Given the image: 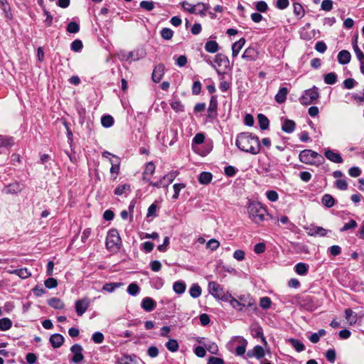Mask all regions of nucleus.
Instances as JSON below:
<instances>
[{
  "mask_svg": "<svg viewBox=\"0 0 364 364\" xmlns=\"http://www.w3.org/2000/svg\"><path fill=\"white\" fill-rule=\"evenodd\" d=\"M213 176L210 172H202L199 177L198 181L201 184L207 185L210 183Z\"/></svg>",
  "mask_w": 364,
  "mask_h": 364,
  "instance_id": "obj_31",
  "label": "nucleus"
},
{
  "mask_svg": "<svg viewBox=\"0 0 364 364\" xmlns=\"http://www.w3.org/2000/svg\"><path fill=\"white\" fill-rule=\"evenodd\" d=\"M236 145L241 151L253 155L259 154L261 148L259 138L249 132L239 134L236 139Z\"/></svg>",
  "mask_w": 364,
  "mask_h": 364,
  "instance_id": "obj_1",
  "label": "nucleus"
},
{
  "mask_svg": "<svg viewBox=\"0 0 364 364\" xmlns=\"http://www.w3.org/2000/svg\"><path fill=\"white\" fill-rule=\"evenodd\" d=\"M205 140V135L203 133H198L193 139L192 145L193 144H201Z\"/></svg>",
  "mask_w": 364,
  "mask_h": 364,
  "instance_id": "obj_57",
  "label": "nucleus"
},
{
  "mask_svg": "<svg viewBox=\"0 0 364 364\" xmlns=\"http://www.w3.org/2000/svg\"><path fill=\"white\" fill-rule=\"evenodd\" d=\"M307 233L310 236H321L323 237L327 234L328 230L322 227L310 225L305 228Z\"/></svg>",
  "mask_w": 364,
  "mask_h": 364,
  "instance_id": "obj_10",
  "label": "nucleus"
},
{
  "mask_svg": "<svg viewBox=\"0 0 364 364\" xmlns=\"http://www.w3.org/2000/svg\"><path fill=\"white\" fill-rule=\"evenodd\" d=\"M266 196L267 199L271 202H276L279 198L278 193L273 190L267 191Z\"/></svg>",
  "mask_w": 364,
  "mask_h": 364,
  "instance_id": "obj_55",
  "label": "nucleus"
},
{
  "mask_svg": "<svg viewBox=\"0 0 364 364\" xmlns=\"http://www.w3.org/2000/svg\"><path fill=\"white\" fill-rule=\"evenodd\" d=\"M122 245L121 237L116 229H112L108 232L106 238V247L110 252H117Z\"/></svg>",
  "mask_w": 364,
  "mask_h": 364,
  "instance_id": "obj_6",
  "label": "nucleus"
},
{
  "mask_svg": "<svg viewBox=\"0 0 364 364\" xmlns=\"http://www.w3.org/2000/svg\"><path fill=\"white\" fill-rule=\"evenodd\" d=\"M90 304V299L87 297L77 300L75 304V307L77 316H82L89 308Z\"/></svg>",
  "mask_w": 364,
  "mask_h": 364,
  "instance_id": "obj_9",
  "label": "nucleus"
},
{
  "mask_svg": "<svg viewBox=\"0 0 364 364\" xmlns=\"http://www.w3.org/2000/svg\"><path fill=\"white\" fill-rule=\"evenodd\" d=\"M14 144L12 137L0 135V154L3 152L4 149H8L11 147Z\"/></svg>",
  "mask_w": 364,
  "mask_h": 364,
  "instance_id": "obj_14",
  "label": "nucleus"
},
{
  "mask_svg": "<svg viewBox=\"0 0 364 364\" xmlns=\"http://www.w3.org/2000/svg\"><path fill=\"white\" fill-rule=\"evenodd\" d=\"M300 161L309 165H319L323 161V158L317 152L311 149H305L300 152L299 156Z\"/></svg>",
  "mask_w": 364,
  "mask_h": 364,
  "instance_id": "obj_5",
  "label": "nucleus"
},
{
  "mask_svg": "<svg viewBox=\"0 0 364 364\" xmlns=\"http://www.w3.org/2000/svg\"><path fill=\"white\" fill-rule=\"evenodd\" d=\"M228 297L227 301H229L231 306L237 311H241L244 308H252L255 311L257 310L255 301L250 294L240 295L237 299L231 294H228Z\"/></svg>",
  "mask_w": 364,
  "mask_h": 364,
  "instance_id": "obj_2",
  "label": "nucleus"
},
{
  "mask_svg": "<svg viewBox=\"0 0 364 364\" xmlns=\"http://www.w3.org/2000/svg\"><path fill=\"white\" fill-rule=\"evenodd\" d=\"M164 74V66L159 64L155 67L152 73V80L155 82H159L162 79Z\"/></svg>",
  "mask_w": 364,
  "mask_h": 364,
  "instance_id": "obj_17",
  "label": "nucleus"
},
{
  "mask_svg": "<svg viewBox=\"0 0 364 364\" xmlns=\"http://www.w3.org/2000/svg\"><path fill=\"white\" fill-rule=\"evenodd\" d=\"M141 8L144 9L146 11H152L154 8V3L152 1H142L140 3Z\"/></svg>",
  "mask_w": 364,
  "mask_h": 364,
  "instance_id": "obj_59",
  "label": "nucleus"
},
{
  "mask_svg": "<svg viewBox=\"0 0 364 364\" xmlns=\"http://www.w3.org/2000/svg\"><path fill=\"white\" fill-rule=\"evenodd\" d=\"M127 292L132 296H136L139 292V287L136 284L132 283L127 287Z\"/></svg>",
  "mask_w": 364,
  "mask_h": 364,
  "instance_id": "obj_49",
  "label": "nucleus"
},
{
  "mask_svg": "<svg viewBox=\"0 0 364 364\" xmlns=\"http://www.w3.org/2000/svg\"><path fill=\"white\" fill-rule=\"evenodd\" d=\"M173 191H174V193L173 195V198L176 200L178 196H179V193H180V191L185 188V184L184 183H175L173 186Z\"/></svg>",
  "mask_w": 364,
  "mask_h": 364,
  "instance_id": "obj_50",
  "label": "nucleus"
},
{
  "mask_svg": "<svg viewBox=\"0 0 364 364\" xmlns=\"http://www.w3.org/2000/svg\"><path fill=\"white\" fill-rule=\"evenodd\" d=\"M321 203L324 206L327 208H331L335 204V199L332 196L329 194H325L321 198Z\"/></svg>",
  "mask_w": 364,
  "mask_h": 364,
  "instance_id": "obj_30",
  "label": "nucleus"
},
{
  "mask_svg": "<svg viewBox=\"0 0 364 364\" xmlns=\"http://www.w3.org/2000/svg\"><path fill=\"white\" fill-rule=\"evenodd\" d=\"M66 31L70 33H77L80 31V26L76 22L72 21L68 24Z\"/></svg>",
  "mask_w": 364,
  "mask_h": 364,
  "instance_id": "obj_46",
  "label": "nucleus"
},
{
  "mask_svg": "<svg viewBox=\"0 0 364 364\" xmlns=\"http://www.w3.org/2000/svg\"><path fill=\"white\" fill-rule=\"evenodd\" d=\"M10 274H16L21 279H26L31 276V273L26 268L14 269L13 272H10Z\"/></svg>",
  "mask_w": 364,
  "mask_h": 364,
  "instance_id": "obj_33",
  "label": "nucleus"
},
{
  "mask_svg": "<svg viewBox=\"0 0 364 364\" xmlns=\"http://www.w3.org/2000/svg\"><path fill=\"white\" fill-rule=\"evenodd\" d=\"M12 322L9 318L0 319V331H7L11 328Z\"/></svg>",
  "mask_w": 364,
  "mask_h": 364,
  "instance_id": "obj_41",
  "label": "nucleus"
},
{
  "mask_svg": "<svg viewBox=\"0 0 364 364\" xmlns=\"http://www.w3.org/2000/svg\"><path fill=\"white\" fill-rule=\"evenodd\" d=\"M257 50L252 47H249L245 49L242 55V58L248 61H254L257 58Z\"/></svg>",
  "mask_w": 364,
  "mask_h": 364,
  "instance_id": "obj_15",
  "label": "nucleus"
},
{
  "mask_svg": "<svg viewBox=\"0 0 364 364\" xmlns=\"http://www.w3.org/2000/svg\"><path fill=\"white\" fill-rule=\"evenodd\" d=\"M101 123L104 127H110L114 123L113 117L110 115H105L101 118Z\"/></svg>",
  "mask_w": 364,
  "mask_h": 364,
  "instance_id": "obj_43",
  "label": "nucleus"
},
{
  "mask_svg": "<svg viewBox=\"0 0 364 364\" xmlns=\"http://www.w3.org/2000/svg\"><path fill=\"white\" fill-rule=\"evenodd\" d=\"M154 164L151 161L147 163L143 172V180L145 181H150L151 176L154 173Z\"/></svg>",
  "mask_w": 364,
  "mask_h": 364,
  "instance_id": "obj_16",
  "label": "nucleus"
},
{
  "mask_svg": "<svg viewBox=\"0 0 364 364\" xmlns=\"http://www.w3.org/2000/svg\"><path fill=\"white\" fill-rule=\"evenodd\" d=\"M206 62L210 64L220 75H223L230 66L228 58L222 53L217 54L213 61L206 60Z\"/></svg>",
  "mask_w": 364,
  "mask_h": 364,
  "instance_id": "obj_4",
  "label": "nucleus"
},
{
  "mask_svg": "<svg viewBox=\"0 0 364 364\" xmlns=\"http://www.w3.org/2000/svg\"><path fill=\"white\" fill-rule=\"evenodd\" d=\"M293 7L294 15L299 18H301L305 14V11L302 5L299 3H294L293 4Z\"/></svg>",
  "mask_w": 364,
  "mask_h": 364,
  "instance_id": "obj_37",
  "label": "nucleus"
},
{
  "mask_svg": "<svg viewBox=\"0 0 364 364\" xmlns=\"http://www.w3.org/2000/svg\"><path fill=\"white\" fill-rule=\"evenodd\" d=\"M220 246V242L216 239H210L207 243V248L214 251L217 250Z\"/></svg>",
  "mask_w": 364,
  "mask_h": 364,
  "instance_id": "obj_51",
  "label": "nucleus"
},
{
  "mask_svg": "<svg viewBox=\"0 0 364 364\" xmlns=\"http://www.w3.org/2000/svg\"><path fill=\"white\" fill-rule=\"evenodd\" d=\"M264 355V350L261 346H256L252 350L247 352L248 357H255L257 359L262 358Z\"/></svg>",
  "mask_w": 364,
  "mask_h": 364,
  "instance_id": "obj_18",
  "label": "nucleus"
},
{
  "mask_svg": "<svg viewBox=\"0 0 364 364\" xmlns=\"http://www.w3.org/2000/svg\"><path fill=\"white\" fill-rule=\"evenodd\" d=\"M351 59V55L349 51L342 50L338 54V61L341 65L348 64Z\"/></svg>",
  "mask_w": 364,
  "mask_h": 364,
  "instance_id": "obj_21",
  "label": "nucleus"
},
{
  "mask_svg": "<svg viewBox=\"0 0 364 364\" xmlns=\"http://www.w3.org/2000/svg\"><path fill=\"white\" fill-rule=\"evenodd\" d=\"M289 342L296 351L301 352L304 350V345L299 340L291 338Z\"/></svg>",
  "mask_w": 364,
  "mask_h": 364,
  "instance_id": "obj_44",
  "label": "nucleus"
},
{
  "mask_svg": "<svg viewBox=\"0 0 364 364\" xmlns=\"http://www.w3.org/2000/svg\"><path fill=\"white\" fill-rule=\"evenodd\" d=\"M23 184L18 183V182H15V183H10L9 185H8L5 188V192L6 193H11V194L18 193L21 192L23 190Z\"/></svg>",
  "mask_w": 364,
  "mask_h": 364,
  "instance_id": "obj_20",
  "label": "nucleus"
},
{
  "mask_svg": "<svg viewBox=\"0 0 364 364\" xmlns=\"http://www.w3.org/2000/svg\"><path fill=\"white\" fill-rule=\"evenodd\" d=\"M207 350L212 354H217L218 351V346L213 343L210 342L207 344H205Z\"/></svg>",
  "mask_w": 364,
  "mask_h": 364,
  "instance_id": "obj_62",
  "label": "nucleus"
},
{
  "mask_svg": "<svg viewBox=\"0 0 364 364\" xmlns=\"http://www.w3.org/2000/svg\"><path fill=\"white\" fill-rule=\"evenodd\" d=\"M58 282L55 279L50 277L45 281V286L48 289H53L56 287Z\"/></svg>",
  "mask_w": 364,
  "mask_h": 364,
  "instance_id": "obj_63",
  "label": "nucleus"
},
{
  "mask_svg": "<svg viewBox=\"0 0 364 364\" xmlns=\"http://www.w3.org/2000/svg\"><path fill=\"white\" fill-rule=\"evenodd\" d=\"M357 226V223L354 220H350L348 223L344 224L343 228L341 229V232H344L350 229H353Z\"/></svg>",
  "mask_w": 364,
  "mask_h": 364,
  "instance_id": "obj_60",
  "label": "nucleus"
},
{
  "mask_svg": "<svg viewBox=\"0 0 364 364\" xmlns=\"http://www.w3.org/2000/svg\"><path fill=\"white\" fill-rule=\"evenodd\" d=\"M173 32L171 28H164L161 31V36L164 40H170L172 38Z\"/></svg>",
  "mask_w": 364,
  "mask_h": 364,
  "instance_id": "obj_47",
  "label": "nucleus"
},
{
  "mask_svg": "<svg viewBox=\"0 0 364 364\" xmlns=\"http://www.w3.org/2000/svg\"><path fill=\"white\" fill-rule=\"evenodd\" d=\"M245 39L244 38H240L239 41L235 42L232 46V57L235 58L237 56L241 49L243 48L245 44Z\"/></svg>",
  "mask_w": 364,
  "mask_h": 364,
  "instance_id": "obj_22",
  "label": "nucleus"
},
{
  "mask_svg": "<svg viewBox=\"0 0 364 364\" xmlns=\"http://www.w3.org/2000/svg\"><path fill=\"white\" fill-rule=\"evenodd\" d=\"M82 48V43L80 40H75L71 43V49L73 51L78 52Z\"/></svg>",
  "mask_w": 364,
  "mask_h": 364,
  "instance_id": "obj_64",
  "label": "nucleus"
},
{
  "mask_svg": "<svg viewBox=\"0 0 364 364\" xmlns=\"http://www.w3.org/2000/svg\"><path fill=\"white\" fill-rule=\"evenodd\" d=\"M309 266L305 263H298L295 266V271L299 275H306L308 272Z\"/></svg>",
  "mask_w": 364,
  "mask_h": 364,
  "instance_id": "obj_36",
  "label": "nucleus"
},
{
  "mask_svg": "<svg viewBox=\"0 0 364 364\" xmlns=\"http://www.w3.org/2000/svg\"><path fill=\"white\" fill-rule=\"evenodd\" d=\"M82 347L79 344H74L71 348L70 351L73 354V362L75 363H78L81 362L84 359V355H82Z\"/></svg>",
  "mask_w": 364,
  "mask_h": 364,
  "instance_id": "obj_11",
  "label": "nucleus"
},
{
  "mask_svg": "<svg viewBox=\"0 0 364 364\" xmlns=\"http://www.w3.org/2000/svg\"><path fill=\"white\" fill-rule=\"evenodd\" d=\"M156 305L155 301L150 297H145L141 302V307L146 311H151Z\"/></svg>",
  "mask_w": 364,
  "mask_h": 364,
  "instance_id": "obj_23",
  "label": "nucleus"
},
{
  "mask_svg": "<svg viewBox=\"0 0 364 364\" xmlns=\"http://www.w3.org/2000/svg\"><path fill=\"white\" fill-rule=\"evenodd\" d=\"M316 31L311 29L310 23H306L300 31L301 38L310 41L314 38Z\"/></svg>",
  "mask_w": 364,
  "mask_h": 364,
  "instance_id": "obj_12",
  "label": "nucleus"
},
{
  "mask_svg": "<svg viewBox=\"0 0 364 364\" xmlns=\"http://www.w3.org/2000/svg\"><path fill=\"white\" fill-rule=\"evenodd\" d=\"M296 124L293 120L286 119L282 124V129L286 133H291L295 129Z\"/></svg>",
  "mask_w": 364,
  "mask_h": 364,
  "instance_id": "obj_25",
  "label": "nucleus"
},
{
  "mask_svg": "<svg viewBox=\"0 0 364 364\" xmlns=\"http://www.w3.org/2000/svg\"><path fill=\"white\" fill-rule=\"evenodd\" d=\"M118 56L121 60H129V59L136 60L139 58L138 55H135V52L133 51H130L128 53L121 52L119 54H118Z\"/></svg>",
  "mask_w": 364,
  "mask_h": 364,
  "instance_id": "obj_28",
  "label": "nucleus"
},
{
  "mask_svg": "<svg viewBox=\"0 0 364 364\" xmlns=\"http://www.w3.org/2000/svg\"><path fill=\"white\" fill-rule=\"evenodd\" d=\"M288 92L287 87H281L275 95V100L279 104L284 102L287 100Z\"/></svg>",
  "mask_w": 364,
  "mask_h": 364,
  "instance_id": "obj_24",
  "label": "nucleus"
},
{
  "mask_svg": "<svg viewBox=\"0 0 364 364\" xmlns=\"http://www.w3.org/2000/svg\"><path fill=\"white\" fill-rule=\"evenodd\" d=\"M166 347L171 352H176L178 350V343L176 340L171 338L166 343Z\"/></svg>",
  "mask_w": 364,
  "mask_h": 364,
  "instance_id": "obj_40",
  "label": "nucleus"
},
{
  "mask_svg": "<svg viewBox=\"0 0 364 364\" xmlns=\"http://www.w3.org/2000/svg\"><path fill=\"white\" fill-rule=\"evenodd\" d=\"M48 304L55 309H62L64 307L63 302L58 298H52L48 301Z\"/></svg>",
  "mask_w": 364,
  "mask_h": 364,
  "instance_id": "obj_39",
  "label": "nucleus"
},
{
  "mask_svg": "<svg viewBox=\"0 0 364 364\" xmlns=\"http://www.w3.org/2000/svg\"><path fill=\"white\" fill-rule=\"evenodd\" d=\"M171 108L177 112L183 111V105L179 100H174L171 103Z\"/></svg>",
  "mask_w": 364,
  "mask_h": 364,
  "instance_id": "obj_56",
  "label": "nucleus"
},
{
  "mask_svg": "<svg viewBox=\"0 0 364 364\" xmlns=\"http://www.w3.org/2000/svg\"><path fill=\"white\" fill-rule=\"evenodd\" d=\"M130 186L128 184H123L117 186L114 191V193L117 196H122L126 193L127 191H129Z\"/></svg>",
  "mask_w": 364,
  "mask_h": 364,
  "instance_id": "obj_48",
  "label": "nucleus"
},
{
  "mask_svg": "<svg viewBox=\"0 0 364 364\" xmlns=\"http://www.w3.org/2000/svg\"><path fill=\"white\" fill-rule=\"evenodd\" d=\"M333 9V1L323 0L321 4V9L325 11H330Z\"/></svg>",
  "mask_w": 364,
  "mask_h": 364,
  "instance_id": "obj_53",
  "label": "nucleus"
},
{
  "mask_svg": "<svg viewBox=\"0 0 364 364\" xmlns=\"http://www.w3.org/2000/svg\"><path fill=\"white\" fill-rule=\"evenodd\" d=\"M50 343L54 348H60L64 343V337L59 333L53 334L50 337Z\"/></svg>",
  "mask_w": 364,
  "mask_h": 364,
  "instance_id": "obj_19",
  "label": "nucleus"
},
{
  "mask_svg": "<svg viewBox=\"0 0 364 364\" xmlns=\"http://www.w3.org/2000/svg\"><path fill=\"white\" fill-rule=\"evenodd\" d=\"M324 155L329 161L336 163V164H341L343 162V159L341 156V154L338 152H335L333 150L331 149H326L324 152Z\"/></svg>",
  "mask_w": 364,
  "mask_h": 364,
  "instance_id": "obj_13",
  "label": "nucleus"
},
{
  "mask_svg": "<svg viewBox=\"0 0 364 364\" xmlns=\"http://www.w3.org/2000/svg\"><path fill=\"white\" fill-rule=\"evenodd\" d=\"M92 339L94 343L97 344H100L103 343L105 337L104 335L101 332H95L92 336Z\"/></svg>",
  "mask_w": 364,
  "mask_h": 364,
  "instance_id": "obj_52",
  "label": "nucleus"
},
{
  "mask_svg": "<svg viewBox=\"0 0 364 364\" xmlns=\"http://www.w3.org/2000/svg\"><path fill=\"white\" fill-rule=\"evenodd\" d=\"M205 49L207 52L215 53L219 50V46L215 41H209L205 45Z\"/></svg>",
  "mask_w": 364,
  "mask_h": 364,
  "instance_id": "obj_27",
  "label": "nucleus"
},
{
  "mask_svg": "<svg viewBox=\"0 0 364 364\" xmlns=\"http://www.w3.org/2000/svg\"><path fill=\"white\" fill-rule=\"evenodd\" d=\"M201 288L198 284H193L189 289L191 296L194 299L199 297L201 294Z\"/></svg>",
  "mask_w": 364,
  "mask_h": 364,
  "instance_id": "obj_35",
  "label": "nucleus"
},
{
  "mask_svg": "<svg viewBox=\"0 0 364 364\" xmlns=\"http://www.w3.org/2000/svg\"><path fill=\"white\" fill-rule=\"evenodd\" d=\"M318 90L316 86H314L311 89L306 90L303 95L299 98L301 104L304 105H309L315 103L319 98Z\"/></svg>",
  "mask_w": 364,
  "mask_h": 364,
  "instance_id": "obj_7",
  "label": "nucleus"
},
{
  "mask_svg": "<svg viewBox=\"0 0 364 364\" xmlns=\"http://www.w3.org/2000/svg\"><path fill=\"white\" fill-rule=\"evenodd\" d=\"M256 9L259 12H266L268 9V5L265 1H259L256 3Z\"/></svg>",
  "mask_w": 364,
  "mask_h": 364,
  "instance_id": "obj_58",
  "label": "nucleus"
},
{
  "mask_svg": "<svg viewBox=\"0 0 364 364\" xmlns=\"http://www.w3.org/2000/svg\"><path fill=\"white\" fill-rule=\"evenodd\" d=\"M337 81V75L335 73H329L324 76V82L328 85H333Z\"/></svg>",
  "mask_w": 364,
  "mask_h": 364,
  "instance_id": "obj_42",
  "label": "nucleus"
},
{
  "mask_svg": "<svg viewBox=\"0 0 364 364\" xmlns=\"http://www.w3.org/2000/svg\"><path fill=\"white\" fill-rule=\"evenodd\" d=\"M181 6L184 10H186L191 14H195L197 11L196 4L193 5L187 1H183L181 4Z\"/></svg>",
  "mask_w": 364,
  "mask_h": 364,
  "instance_id": "obj_45",
  "label": "nucleus"
},
{
  "mask_svg": "<svg viewBox=\"0 0 364 364\" xmlns=\"http://www.w3.org/2000/svg\"><path fill=\"white\" fill-rule=\"evenodd\" d=\"M186 285L183 282L177 281L173 283V289L178 294H182L186 291Z\"/></svg>",
  "mask_w": 364,
  "mask_h": 364,
  "instance_id": "obj_32",
  "label": "nucleus"
},
{
  "mask_svg": "<svg viewBox=\"0 0 364 364\" xmlns=\"http://www.w3.org/2000/svg\"><path fill=\"white\" fill-rule=\"evenodd\" d=\"M257 119L261 129L265 130L268 128L269 122L265 115L259 114Z\"/></svg>",
  "mask_w": 364,
  "mask_h": 364,
  "instance_id": "obj_34",
  "label": "nucleus"
},
{
  "mask_svg": "<svg viewBox=\"0 0 364 364\" xmlns=\"http://www.w3.org/2000/svg\"><path fill=\"white\" fill-rule=\"evenodd\" d=\"M272 304L271 299L267 296L262 297L259 300V305L262 309H267Z\"/></svg>",
  "mask_w": 364,
  "mask_h": 364,
  "instance_id": "obj_54",
  "label": "nucleus"
},
{
  "mask_svg": "<svg viewBox=\"0 0 364 364\" xmlns=\"http://www.w3.org/2000/svg\"><path fill=\"white\" fill-rule=\"evenodd\" d=\"M122 285L123 284L120 282L106 283L102 287V290L112 293L117 288L122 287Z\"/></svg>",
  "mask_w": 364,
  "mask_h": 364,
  "instance_id": "obj_29",
  "label": "nucleus"
},
{
  "mask_svg": "<svg viewBox=\"0 0 364 364\" xmlns=\"http://www.w3.org/2000/svg\"><path fill=\"white\" fill-rule=\"evenodd\" d=\"M336 186L339 190L345 191L348 188V183L344 179H338L336 181Z\"/></svg>",
  "mask_w": 364,
  "mask_h": 364,
  "instance_id": "obj_61",
  "label": "nucleus"
},
{
  "mask_svg": "<svg viewBox=\"0 0 364 364\" xmlns=\"http://www.w3.org/2000/svg\"><path fill=\"white\" fill-rule=\"evenodd\" d=\"M346 319L349 325L353 326L357 322V314L350 309H348L345 311Z\"/></svg>",
  "mask_w": 364,
  "mask_h": 364,
  "instance_id": "obj_26",
  "label": "nucleus"
},
{
  "mask_svg": "<svg viewBox=\"0 0 364 364\" xmlns=\"http://www.w3.org/2000/svg\"><path fill=\"white\" fill-rule=\"evenodd\" d=\"M209 293L214 297L223 301L228 300V295H225L223 287L216 282H210L208 285Z\"/></svg>",
  "mask_w": 364,
  "mask_h": 364,
  "instance_id": "obj_8",
  "label": "nucleus"
},
{
  "mask_svg": "<svg viewBox=\"0 0 364 364\" xmlns=\"http://www.w3.org/2000/svg\"><path fill=\"white\" fill-rule=\"evenodd\" d=\"M178 171H172L169 172L168 173H167L166 175H165L161 179L164 180V182L167 183V187H168V185L173 181V180L176 178V177L178 176Z\"/></svg>",
  "mask_w": 364,
  "mask_h": 364,
  "instance_id": "obj_38",
  "label": "nucleus"
},
{
  "mask_svg": "<svg viewBox=\"0 0 364 364\" xmlns=\"http://www.w3.org/2000/svg\"><path fill=\"white\" fill-rule=\"evenodd\" d=\"M247 213L250 220L257 225L261 224L267 215V209L258 202H250L247 206Z\"/></svg>",
  "mask_w": 364,
  "mask_h": 364,
  "instance_id": "obj_3",
  "label": "nucleus"
}]
</instances>
